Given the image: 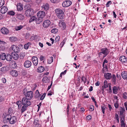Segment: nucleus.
I'll list each match as a JSON object with an SVG mask.
<instances>
[{
	"label": "nucleus",
	"instance_id": "obj_42",
	"mask_svg": "<svg viewBox=\"0 0 127 127\" xmlns=\"http://www.w3.org/2000/svg\"><path fill=\"white\" fill-rule=\"evenodd\" d=\"M7 14L13 16L15 15V13L14 12L12 11H9L7 13Z\"/></svg>",
	"mask_w": 127,
	"mask_h": 127
},
{
	"label": "nucleus",
	"instance_id": "obj_58",
	"mask_svg": "<svg viewBox=\"0 0 127 127\" xmlns=\"http://www.w3.org/2000/svg\"><path fill=\"white\" fill-rule=\"evenodd\" d=\"M90 109L91 110H91V111H93L94 109V107L93 105H91L89 107Z\"/></svg>",
	"mask_w": 127,
	"mask_h": 127
},
{
	"label": "nucleus",
	"instance_id": "obj_15",
	"mask_svg": "<svg viewBox=\"0 0 127 127\" xmlns=\"http://www.w3.org/2000/svg\"><path fill=\"white\" fill-rule=\"evenodd\" d=\"M10 73L11 75L14 76H17L18 75V71L17 70L14 69L11 71Z\"/></svg>",
	"mask_w": 127,
	"mask_h": 127
},
{
	"label": "nucleus",
	"instance_id": "obj_20",
	"mask_svg": "<svg viewBox=\"0 0 127 127\" xmlns=\"http://www.w3.org/2000/svg\"><path fill=\"white\" fill-rule=\"evenodd\" d=\"M45 70L44 67L42 66H40L38 67L37 69V71L38 72L41 73L43 72Z\"/></svg>",
	"mask_w": 127,
	"mask_h": 127
},
{
	"label": "nucleus",
	"instance_id": "obj_10",
	"mask_svg": "<svg viewBox=\"0 0 127 127\" xmlns=\"http://www.w3.org/2000/svg\"><path fill=\"white\" fill-rule=\"evenodd\" d=\"M31 65L32 63L29 60L26 61L24 63V65L26 68H29L31 66Z\"/></svg>",
	"mask_w": 127,
	"mask_h": 127
},
{
	"label": "nucleus",
	"instance_id": "obj_19",
	"mask_svg": "<svg viewBox=\"0 0 127 127\" xmlns=\"http://www.w3.org/2000/svg\"><path fill=\"white\" fill-rule=\"evenodd\" d=\"M5 43V42L3 41H0V44H3V45H0V50L1 51H3L5 50V47L3 45Z\"/></svg>",
	"mask_w": 127,
	"mask_h": 127
},
{
	"label": "nucleus",
	"instance_id": "obj_11",
	"mask_svg": "<svg viewBox=\"0 0 127 127\" xmlns=\"http://www.w3.org/2000/svg\"><path fill=\"white\" fill-rule=\"evenodd\" d=\"M45 15V12L43 11H40L37 13L38 17H41L43 18Z\"/></svg>",
	"mask_w": 127,
	"mask_h": 127
},
{
	"label": "nucleus",
	"instance_id": "obj_52",
	"mask_svg": "<svg viewBox=\"0 0 127 127\" xmlns=\"http://www.w3.org/2000/svg\"><path fill=\"white\" fill-rule=\"evenodd\" d=\"M112 3V2L110 1H108L106 3V6L107 7H109V5Z\"/></svg>",
	"mask_w": 127,
	"mask_h": 127
},
{
	"label": "nucleus",
	"instance_id": "obj_32",
	"mask_svg": "<svg viewBox=\"0 0 127 127\" xmlns=\"http://www.w3.org/2000/svg\"><path fill=\"white\" fill-rule=\"evenodd\" d=\"M32 44L31 42H28L27 44L24 45V48L26 49H28L29 47Z\"/></svg>",
	"mask_w": 127,
	"mask_h": 127
},
{
	"label": "nucleus",
	"instance_id": "obj_53",
	"mask_svg": "<svg viewBox=\"0 0 127 127\" xmlns=\"http://www.w3.org/2000/svg\"><path fill=\"white\" fill-rule=\"evenodd\" d=\"M33 63L34 66H36L38 64V60H36L35 61H34V62H33Z\"/></svg>",
	"mask_w": 127,
	"mask_h": 127
},
{
	"label": "nucleus",
	"instance_id": "obj_14",
	"mask_svg": "<svg viewBox=\"0 0 127 127\" xmlns=\"http://www.w3.org/2000/svg\"><path fill=\"white\" fill-rule=\"evenodd\" d=\"M49 5L48 3L44 4L43 5L41 6L42 10L47 11L49 8Z\"/></svg>",
	"mask_w": 127,
	"mask_h": 127
},
{
	"label": "nucleus",
	"instance_id": "obj_23",
	"mask_svg": "<svg viewBox=\"0 0 127 127\" xmlns=\"http://www.w3.org/2000/svg\"><path fill=\"white\" fill-rule=\"evenodd\" d=\"M23 5L21 3H19L17 6V10L18 11H21L23 9Z\"/></svg>",
	"mask_w": 127,
	"mask_h": 127
},
{
	"label": "nucleus",
	"instance_id": "obj_6",
	"mask_svg": "<svg viewBox=\"0 0 127 127\" xmlns=\"http://www.w3.org/2000/svg\"><path fill=\"white\" fill-rule=\"evenodd\" d=\"M59 27L61 28L62 30H64L66 27V24L64 20H61L59 21Z\"/></svg>",
	"mask_w": 127,
	"mask_h": 127
},
{
	"label": "nucleus",
	"instance_id": "obj_41",
	"mask_svg": "<svg viewBox=\"0 0 127 127\" xmlns=\"http://www.w3.org/2000/svg\"><path fill=\"white\" fill-rule=\"evenodd\" d=\"M58 30L56 28L52 29L51 31V33H56L57 32Z\"/></svg>",
	"mask_w": 127,
	"mask_h": 127
},
{
	"label": "nucleus",
	"instance_id": "obj_36",
	"mask_svg": "<svg viewBox=\"0 0 127 127\" xmlns=\"http://www.w3.org/2000/svg\"><path fill=\"white\" fill-rule=\"evenodd\" d=\"M40 95V94H39L38 91V90H36L35 94V97L36 98L38 97Z\"/></svg>",
	"mask_w": 127,
	"mask_h": 127
},
{
	"label": "nucleus",
	"instance_id": "obj_1",
	"mask_svg": "<svg viewBox=\"0 0 127 127\" xmlns=\"http://www.w3.org/2000/svg\"><path fill=\"white\" fill-rule=\"evenodd\" d=\"M3 121L5 123L9 122L10 124H13L16 122L17 118L16 116H11L9 114H7L4 118Z\"/></svg>",
	"mask_w": 127,
	"mask_h": 127
},
{
	"label": "nucleus",
	"instance_id": "obj_17",
	"mask_svg": "<svg viewBox=\"0 0 127 127\" xmlns=\"http://www.w3.org/2000/svg\"><path fill=\"white\" fill-rule=\"evenodd\" d=\"M119 60L122 63H126L127 61V58L124 56H121L119 58Z\"/></svg>",
	"mask_w": 127,
	"mask_h": 127
},
{
	"label": "nucleus",
	"instance_id": "obj_24",
	"mask_svg": "<svg viewBox=\"0 0 127 127\" xmlns=\"http://www.w3.org/2000/svg\"><path fill=\"white\" fill-rule=\"evenodd\" d=\"M12 56L9 54L6 55V60L8 61H10L12 60Z\"/></svg>",
	"mask_w": 127,
	"mask_h": 127
},
{
	"label": "nucleus",
	"instance_id": "obj_48",
	"mask_svg": "<svg viewBox=\"0 0 127 127\" xmlns=\"http://www.w3.org/2000/svg\"><path fill=\"white\" fill-rule=\"evenodd\" d=\"M121 127H125V124L124 122V121H121Z\"/></svg>",
	"mask_w": 127,
	"mask_h": 127
},
{
	"label": "nucleus",
	"instance_id": "obj_38",
	"mask_svg": "<svg viewBox=\"0 0 127 127\" xmlns=\"http://www.w3.org/2000/svg\"><path fill=\"white\" fill-rule=\"evenodd\" d=\"M104 86H102L103 87L104 86L105 89H106L108 87V85L107 81H105L104 82Z\"/></svg>",
	"mask_w": 127,
	"mask_h": 127
},
{
	"label": "nucleus",
	"instance_id": "obj_13",
	"mask_svg": "<svg viewBox=\"0 0 127 127\" xmlns=\"http://www.w3.org/2000/svg\"><path fill=\"white\" fill-rule=\"evenodd\" d=\"M1 32L4 34H7L8 33L9 31L7 28L3 27L1 29Z\"/></svg>",
	"mask_w": 127,
	"mask_h": 127
},
{
	"label": "nucleus",
	"instance_id": "obj_8",
	"mask_svg": "<svg viewBox=\"0 0 127 127\" xmlns=\"http://www.w3.org/2000/svg\"><path fill=\"white\" fill-rule=\"evenodd\" d=\"M72 3L71 1L69 0H67L64 1L62 4L63 7H66L70 6Z\"/></svg>",
	"mask_w": 127,
	"mask_h": 127
},
{
	"label": "nucleus",
	"instance_id": "obj_12",
	"mask_svg": "<svg viewBox=\"0 0 127 127\" xmlns=\"http://www.w3.org/2000/svg\"><path fill=\"white\" fill-rule=\"evenodd\" d=\"M11 48L15 53H18L19 51V48L15 45H13L11 46Z\"/></svg>",
	"mask_w": 127,
	"mask_h": 127
},
{
	"label": "nucleus",
	"instance_id": "obj_45",
	"mask_svg": "<svg viewBox=\"0 0 127 127\" xmlns=\"http://www.w3.org/2000/svg\"><path fill=\"white\" fill-rule=\"evenodd\" d=\"M50 1L53 3H58L60 2V0H50Z\"/></svg>",
	"mask_w": 127,
	"mask_h": 127
},
{
	"label": "nucleus",
	"instance_id": "obj_49",
	"mask_svg": "<svg viewBox=\"0 0 127 127\" xmlns=\"http://www.w3.org/2000/svg\"><path fill=\"white\" fill-rule=\"evenodd\" d=\"M120 117L121 118V121H125V115L120 116Z\"/></svg>",
	"mask_w": 127,
	"mask_h": 127
},
{
	"label": "nucleus",
	"instance_id": "obj_26",
	"mask_svg": "<svg viewBox=\"0 0 127 127\" xmlns=\"http://www.w3.org/2000/svg\"><path fill=\"white\" fill-rule=\"evenodd\" d=\"M121 75L123 79H125L127 78V72L124 71L121 73Z\"/></svg>",
	"mask_w": 127,
	"mask_h": 127
},
{
	"label": "nucleus",
	"instance_id": "obj_28",
	"mask_svg": "<svg viewBox=\"0 0 127 127\" xmlns=\"http://www.w3.org/2000/svg\"><path fill=\"white\" fill-rule=\"evenodd\" d=\"M113 93L115 94H117L118 93V88L116 86H114L112 89Z\"/></svg>",
	"mask_w": 127,
	"mask_h": 127
},
{
	"label": "nucleus",
	"instance_id": "obj_59",
	"mask_svg": "<svg viewBox=\"0 0 127 127\" xmlns=\"http://www.w3.org/2000/svg\"><path fill=\"white\" fill-rule=\"evenodd\" d=\"M86 119L87 120H89L91 119V116L90 115H89L86 117Z\"/></svg>",
	"mask_w": 127,
	"mask_h": 127
},
{
	"label": "nucleus",
	"instance_id": "obj_61",
	"mask_svg": "<svg viewBox=\"0 0 127 127\" xmlns=\"http://www.w3.org/2000/svg\"><path fill=\"white\" fill-rule=\"evenodd\" d=\"M116 77L117 78H118L119 79H121V77L120 74H119L118 73H117L116 74Z\"/></svg>",
	"mask_w": 127,
	"mask_h": 127
},
{
	"label": "nucleus",
	"instance_id": "obj_37",
	"mask_svg": "<svg viewBox=\"0 0 127 127\" xmlns=\"http://www.w3.org/2000/svg\"><path fill=\"white\" fill-rule=\"evenodd\" d=\"M18 18L21 20H23L24 18V16L21 14H19L17 16Z\"/></svg>",
	"mask_w": 127,
	"mask_h": 127
},
{
	"label": "nucleus",
	"instance_id": "obj_2",
	"mask_svg": "<svg viewBox=\"0 0 127 127\" xmlns=\"http://www.w3.org/2000/svg\"><path fill=\"white\" fill-rule=\"evenodd\" d=\"M56 15L58 18L63 19L64 17V14L63 11L60 8L56 9L55 10Z\"/></svg>",
	"mask_w": 127,
	"mask_h": 127
},
{
	"label": "nucleus",
	"instance_id": "obj_3",
	"mask_svg": "<svg viewBox=\"0 0 127 127\" xmlns=\"http://www.w3.org/2000/svg\"><path fill=\"white\" fill-rule=\"evenodd\" d=\"M28 98L26 97H23L22 100V105H26L28 106L30 105H31V102Z\"/></svg>",
	"mask_w": 127,
	"mask_h": 127
},
{
	"label": "nucleus",
	"instance_id": "obj_18",
	"mask_svg": "<svg viewBox=\"0 0 127 127\" xmlns=\"http://www.w3.org/2000/svg\"><path fill=\"white\" fill-rule=\"evenodd\" d=\"M13 58L15 60H17L19 58V56L15 52H12L11 54Z\"/></svg>",
	"mask_w": 127,
	"mask_h": 127
},
{
	"label": "nucleus",
	"instance_id": "obj_40",
	"mask_svg": "<svg viewBox=\"0 0 127 127\" xmlns=\"http://www.w3.org/2000/svg\"><path fill=\"white\" fill-rule=\"evenodd\" d=\"M5 3V2L4 0H0V8H1Z\"/></svg>",
	"mask_w": 127,
	"mask_h": 127
},
{
	"label": "nucleus",
	"instance_id": "obj_46",
	"mask_svg": "<svg viewBox=\"0 0 127 127\" xmlns=\"http://www.w3.org/2000/svg\"><path fill=\"white\" fill-rule=\"evenodd\" d=\"M60 36H57L55 39V42H59V39H60Z\"/></svg>",
	"mask_w": 127,
	"mask_h": 127
},
{
	"label": "nucleus",
	"instance_id": "obj_30",
	"mask_svg": "<svg viewBox=\"0 0 127 127\" xmlns=\"http://www.w3.org/2000/svg\"><path fill=\"white\" fill-rule=\"evenodd\" d=\"M112 81L113 83L115 84L116 83V77L114 74H113L112 76Z\"/></svg>",
	"mask_w": 127,
	"mask_h": 127
},
{
	"label": "nucleus",
	"instance_id": "obj_64",
	"mask_svg": "<svg viewBox=\"0 0 127 127\" xmlns=\"http://www.w3.org/2000/svg\"><path fill=\"white\" fill-rule=\"evenodd\" d=\"M44 57L42 56H41L40 57V60L41 61H42L44 60Z\"/></svg>",
	"mask_w": 127,
	"mask_h": 127
},
{
	"label": "nucleus",
	"instance_id": "obj_5",
	"mask_svg": "<svg viewBox=\"0 0 127 127\" xmlns=\"http://www.w3.org/2000/svg\"><path fill=\"white\" fill-rule=\"evenodd\" d=\"M34 13L33 10L32 8H29L26 10L25 14L27 16H31Z\"/></svg>",
	"mask_w": 127,
	"mask_h": 127
},
{
	"label": "nucleus",
	"instance_id": "obj_55",
	"mask_svg": "<svg viewBox=\"0 0 127 127\" xmlns=\"http://www.w3.org/2000/svg\"><path fill=\"white\" fill-rule=\"evenodd\" d=\"M127 93L126 92H124L123 95V97L124 98L126 99L127 98V96H126Z\"/></svg>",
	"mask_w": 127,
	"mask_h": 127
},
{
	"label": "nucleus",
	"instance_id": "obj_43",
	"mask_svg": "<svg viewBox=\"0 0 127 127\" xmlns=\"http://www.w3.org/2000/svg\"><path fill=\"white\" fill-rule=\"evenodd\" d=\"M1 60H4L6 59V55L5 53H4L1 56L0 58Z\"/></svg>",
	"mask_w": 127,
	"mask_h": 127
},
{
	"label": "nucleus",
	"instance_id": "obj_31",
	"mask_svg": "<svg viewBox=\"0 0 127 127\" xmlns=\"http://www.w3.org/2000/svg\"><path fill=\"white\" fill-rule=\"evenodd\" d=\"M16 104L18 105V109H20L21 108V106L22 105V101L19 100L16 102Z\"/></svg>",
	"mask_w": 127,
	"mask_h": 127
},
{
	"label": "nucleus",
	"instance_id": "obj_54",
	"mask_svg": "<svg viewBox=\"0 0 127 127\" xmlns=\"http://www.w3.org/2000/svg\"><path fill=\"white\" fill-rule=\"evenodd\" d=\"M34 124L35 125H37L38 124H39V121L37 120H34Z\"/></svg>",
	"mask_w": 127,
	"mask_h": 127
},
{
	"label": "nucleus",
	"instance_id": "obj_7",
	"mask_svg": "<svg viewBox=\"0 0 127 127\" xmlns=\"http://www.w3.org/2000/svg\"><path fill=\"white\" fill-rule=\"evenodd\" d=\"M33 92L31 91L27 92L26 93L25 96L26 97L28 98L29 100H31L33 96Z\"/></svg>",
	"mask_w": 127,
	"mask_h": 127
},
{
	"label": "nucleus",
	"instance_id": "obj_34",
	"mask_svg": "<svg viewBox=\"0 0 127 127\" xmlns=\"http://www.w3.org/2000/svg\"><path fill=\"white\" fill-rule=\"evenodd\" d=\"M53 57H50L48 58L47 61L48 63L51 64L53 61Z\"/></svg>",
	"mask_w": 127,
	"mask_h": 127
},
{
	"label": "nucleus",
	"instance_id": "obj_33",
	"mask_svg": "<svg viewBox=\"0 0 127 127\" xmlns=\"http://www.w3.org/2000/svg\"><path fill=\"white\" fill-rule=\"evenodd\" d=\"M36 17L35 16H33L30 19L29 22H31L34 21H36Z\"/></svg>",
	"mask_w": 127,
	"mask_h": 127
},
{
	"label": "nucleus",
	"instance_id": "obj_60",
	"mask_svg": "<svg viewBox=\"0 0 127 127\" xmlns=\"http://www.w3.org/2000/svg\"><path fill=\"white\" fill-rule=\"evenodd\" d=\"M115 118L116 119L118 120V119H119L118 114H117V113H116L115 114Z\"/></svg>",
	"mask_w": 127,
	"mask_h": 127
},
{
	"label": "nucleus",
	"instance_id": "obj_25",
	"mask_svg": "<svg viewBox=\"0 0 127 127\" xmlns=\"http://www.w3.org/2000/svg\"><path fill=\"white\" fill-rule=\"evenodd\" d=\"M42 81L43 83H48L49 81V80L48 77L45 76L43 77L42 79Z\"/></svg>",
	"mask_w": 127,
	"mask_h": 127
},
{
	"label": "nucleus",
	"instance_id": "obj_35",
	"mask_svg": "<svg viewBox=\"0 0 127 127\" xmlns=\"http://www.w3.org/2000/svg\"><path fill=\"white\" fill-rule=\"evenodd\" d=\"M23 28V26L22 25H20L19 26H16L15 28V30L17 31L20 30Z\"/></svg>",
	"mask_w": 127,
	"mask_h": 127
},
{
	"label": "nucleus",
	"instance_id": "obj_50",
	"mask_svg": "<svg viewBox=\"0 0 127 127\" xmlns=\"http://www.w3.org/2000/svg\"><path fill=\"white\" fill-rule=\"evenodd\" d=\"M38 60L37 57H33L32 58V62H34V61H35L36 60Z\"/></svg>",
	"mask_w": 127,
	"mask_h": 127
},
{
	"label": "nucleus",
	"instance_id": "obj_47",
	"mask_svg": "<svg viewBox=\"0 0 127 127\" xmlns=\"http://www.w3.org/2000/svg\"><path fill=\"white\" fill-rule=\"evenodd\" d=\"M81 79L84 82V83H86L87 79L86 78L83 76L81 78Z\"/></svg>",
	"mask_w": 127,
	"mask_h": 127
},
{
	"label": "nucleus",
	"instance_id": "obj_22",
	"mask_svg": "<svg viewBox=\"0 0 127 127\" xmlns=\"http://www.w3.org/2000/svg\"><path fill=\"white\" fill-rule=\"evenodd\" d=\"M23 106L22 107V108L21 109V113H23L27 109L28 107L29 106L26 105H22Z\"/></svg>",
	"mask_w": 127,
	"mask_h": 127
},
{
	"label": "nucleus",
	"instance_id": "obj_16",
	"mask_svg": "<svg viewBox=\"0 0 127 127\" xmlns=\"http://www.w3.org/2000/svg\"><path fill=\"white\" fill-rule=\"evenodd\" d=\"M8 9L6 6H4L2 7L0 10L1 13L2 14H4L7 11Z\"/></svg>",
	"mask_w": 127,
	"mask_h": 127
},
{
	"label": "nucleus",
	"instance_id": "obj_21",
	"mask_svg": "<svg viewBox=\"0 0 127 127\" xmlns=\"http://www.w3.org/2000/svg\"><path fill=\"white\" fill-rule=\"evenodd\" d=\"M104 76L105 78L108 80L110 79L112 77L111 74L108 73H105L104 75Z\"/></svg>",
	"mask_w": 127,
	"mask_h": 127
},
{
	"label": "nucleus",
	"instance_id": "obj_39",
	"mask_svg": "<svg viewBox=\"0 0 127 127\" xmlns=\"http://www.w3.org/2000/svg\"><path fill=\"white\" fill-rule=\"evenodd\" d=\"M17 39L16 38L14 37H12L10 38V40L12 42H14L17 40Z\"/></svg>",
	"mask_w": 127,
	"mask_h": 127
},
{
	"label": "nucleus",
	"instance_id": "obj_29",
	"mask_svg": "<svg viewBox=\"0 0 127 127\" xmlns=\"http://www.w3.org/2000/svg\"><path fill=\"white\" fill-rule=\"evenodd\" d=\"M43 21V18L41 17H38V18H36V22L37 24H39L40 22Z\"/></svg>",
	"mask_w": 127,
	"mask_h": 127
},
{
	"label": "nucleus",
	"instance_id": "obj_27",
	"mask_svg": "<svg viewBox=\"0 0 127 127\" xmlns=\"http://www.w3.org/2000/svg\"><path fill=\"white\" fill-rule=\"evenodd\" d=\"M11 66L12 68H15L17 66V65L15 62L13 61L11 64Z\"/></svg>",
	"mask_w": 127,
	"mask_h": 127
},
{
	"label": "nucleus",
	"instance_id": "obj_57",
	"mask_svg": "<svg viewBox=\"0 0 127 127\" xmlns=\"http://www.w3.org/2000/svg\"><path fill=\"white\" fill-rule=\"evenodd\" d=\"M114 106L117 109L118 108L119 105L117 102L116 103H115Z\"/></svg>",
	"mask_w": 127,
	"mask_h": 127
},
{
	"label": "nucleus",
	"instance_id": "obj_56",
	"mask_svg": "<svg viewBox=\"0 0 127 127\" xmlns=\"http://www.w3.org/2000/svg\"><path fill=\"white\" fill-rule=\"evenodd\" d=\"M1 81L2 83H5L6 82V80L4 78H2L1 79Z\"/></svg>",
	"mask_w": 127,
	"mask_h": 127
},
{
	"label": "nucleus",
	"instance_id": "obj_51",
	"mask_svg": "<svg viewBox=\"0 0 127 127\" xmlns=\"http://www.w3.org/2000/svg\"><path fill=\"white\" fill-rule=\"evenodd\" d=\"M46 94L44 93L41 96L40 98V99L41 100H43L45 97Z\"/></svg>",
	"mask_w": 127,
	"mask_h": 127
},
{
	"label": "nucleus",
	"instance_id": "obj_62",
	"mask_svg": "<svg viewBox=\"0 0 127 127\" xmlns=\"http://www.w3.org/2000/svg\"><path fill=\"white\" fill-rule=\"evenodd\" d=\"M42 0H36V2L37 4H39L41 3Z\"/></svg>",
	"mask_w": 127,
	"mask_h": 127
},
{
	"label": "nucleus",
	"instance_id": "obj_9",
	"mask_svg": "<svg viewBox=\"0 0 127 127\" xmlns=\"http://www.w3.org/2000/svg\"><path fill=\"white\" fill-rule=\"evenodd\" d=\"M51 24L50 21L48 20H45L43 22V26L45 28H48Z\"/></svg>",
	"mask_w": 127,
	"mask_h": 127
},
{
	"label": "nucleus",
	"instance_id": "obj_63",
	"mask_svg": "<svg viewBox=\"0 0 127 127\" xmlns=\"http://www.w3.org/2000/svg\"><path fill=\"white\" fill-rule=\"evenodd\" d=\"M5 69H6L5 67H2L1 68V71L3 72L5 70Z\"/></svg>",
	"mask_w": 127,
	"mask_h": 127
},
{
	"label": "nucleus",
	"instance_id": "obj_44",
	"mask_svg": "<svg viewBox=\"0 0 127 127\" xmlns=\"http://www.w3.org/2000/svg\"><path fill=\"white\" fill-rule=\"evenodd\" d=\"M106 108V106H102L101 107V109L102 110V112L103 113V114H104L105 113V109Z\"/></svg>",
	"mask_w": 127,
	"mask_h": 127
},
{
	"label": "nucleus",
	"instance_id": "obj_4",
	"mask_svg": "<svg viewBox=\"0 0 127 127\" xmlns=\"http://www.w3.org/2000/svg\"><path fill=\"white\" fill-rule=\"evenodd\" d=\"M101 53H102L103 54V58L106 57L108 54L109 52V50L106 48L101 49Z\"/></svg>",
	"mask_w": 127,
	"mask_h": 127
}]
</instances>
